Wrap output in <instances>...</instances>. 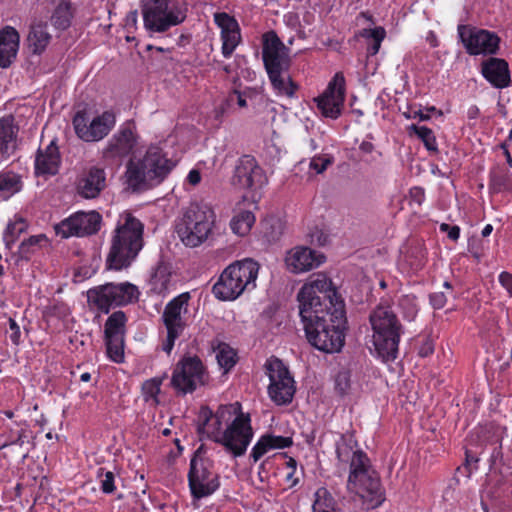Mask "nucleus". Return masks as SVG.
Returning <instances> with one entry per match:
<instances>
[{"instance_id": "c03bdc74", "label": "nucleus", "mask_w": 512, "mask_h": 512, "mask_svg": "<svg viewBox=\"0 0 512 512\" xmlns=\"http://www.w3.org/2000/svg\"><path fill=\"white\" fill-rule=\"evenodd\" d=\"M47 241L48 238L45 234L33 235L24 239L20 243L18 251L13 254V257H16L15 263L18 264L21 260L30 261L31 255L35 253L36 248L41 247L42 243Z\"/></svg>"}, {"instance_id": "4c0bfd02", "label": "nucleus", "mask_w": 512, "mask_h": 512, "mask_svg": "<svg viewBox=\"0 0 512 512\" xmlns=\"http://www.w3.org/2000/svg\"><path fill=\"white\" fill-rule=\"evenodd\" d=\"M512 186L511 173L504 167L495 166L489 173V191L497 194L510 190Z\"/></svg>"}, {"instance_id": "603ef678", "label": "nucleus", "mask_w": 512, "mask_h": 512, "mask_svg": "<svg viewBox=\"0 0 512 512\" xmlns=\"http://www.w3.org/2000/svg\"><path fill=\"white\" fill-rule=\"evenodd\" d=\"M265 369L269 376V380L271 381V376L274 380L278 379H289V376H292L288 367L284 364V362L276 356H271L266 360Z\"/></svg>"}, {"instance_id": "13d9d810", "label": "nucleus", "mask_w": 512, "mask_h": 512, "mask_svg": "<svg viewBox=\"0 0 512 512\" xmlns=\"http://www.w3.org/2000/svg\"><path fill=\"white\" fill-rule=\"evenodd\" d=\"M69 314V306L61 301H55L51 303L50 305L46 306L43 311V317L56 318L58 320H64Z\"/></svg>"}, {"instance_id": "7ed1b4c3", "label": "nucleus", "mask_w": 512, "mask_h": 512, "mask_svg": "<svg viewBox=\"0 0 512 512\" xmlns=\"http://www.w3.org/2000/svg\"><path fill=\"white\" fill-rule=\"evenodd\" d=\"M143 234L144 224L132 213H127L124 223L114 230L106 270L121 271L130 267L144 246Z\"/></svg>"}, {"instance_id": "aec40b11", "label": "nucleus", "mask_w": 512, "mask_h": 512, "mask_svg": "<svg viewBox=\"0 0 512 512\" xmlns=\"http://www.w3.org/2000/svg\"><path fill=\"white\" fill-rule=\"evenodd\" d=\"M481 74L496 89L507 88L511 84L509 64L503 58L492 56L483 60Z\"/></svg>"}, {"instance_id": "f704fd0d", "label": "nucleus", "mask_w": 512, "mask_h": 512, "mask_svg": "<svg viewBox=\"0 0 512 512\" xmlns=\"http://www.w3.org/2000/svg\"><path fill=\"white\" fill-rule=\"evenodd\" d=\"M172 263L163 253L160 254L159 260L153 269L150 282L152 284H160V292L168 290L172 277Z\"/></svg>"}, {"instance_id": "dca6fc26", "label": "nucleus", "mask_w": 512, "mask_h": 512, "mask_svg": "<svg viewBox=\"0 0 512 512\" xmlns=\"http://www.w3.org/2000/svg\"><path fill=\"white\" fill-rule=\"evenodd\" d=\"M266 182L265 171L253 155L244 154L236 161L230 179L235 189L252 192L261 188Z\"/></svg>"}, {"instance_id": "6ab92c4d", "label": "nucleus", "mask_w": 512, "mask_h": 512, "mask_svg": "<svg viewBox=\"0 0 512 512\" xmlns=\"http://www.w3.org/2000/svg\"><path fill=\"white\" fill-rule=\"evenodd\" d=\"M214 22L221 29L222 54L229 58L241 42L240 26L235 17L226 12L215 13Z\"/></svg>"}, {"instance_id": "7c9ffc66", "label": "nucleus", "mask_w": 512, "mask_h": 512, "mask_svg": "<svg viewBox=\"0 0 512 512\" xmlns=\"http://www.w3.org/2000/svg\"><path fill=\"white\" fill-rule=\"evenodd\" d=\"M47 22L39 21L30 26L27 36L28 49L33 55H41L49 45L52 36L47 31Z\"/></svg>"}, {"instance_id": "72a5a7b5", "label": "nucleus", "mask_w": 512, "mask_h": 512, "mask_svg": "<svg viewBox=\"0 0 512 512\" xmlns=\"http://www.w3.org/2000/svg\"><path fill=\"white\" fill-rule=\"evenodd\" d=\"M191 296L189 292H184L172 300H170L163 311L162 321L164 324H173V323H185L181 317V310L184 306L188 305V301Z\"/></svg>"}, {"instance_id": "cd10ccee", "label": "nucleus", "mask_w": 512, "mask_h": 512, "mask_svg": "<svg viewBox=\"0 0 512 512\" xmlns=\"http://www.w3.org/2000/svg\"><path fill=\"white\" fill-rule=\"evenodd\" d=\"M54 8L50 16V23L59 32L67 31L73 23L77 8L71 0H52Z\"/></svg>"}, {"instance_id": "6e6d98bb", "label": "nucleus", "mask_w": 512, "mask_h": 512, "mask_svg": "<svg viewBox=\"0 0 512 512\" xmlns=\"http://www.w3.org/2000/svg\"><path fill=\"white\" fill-rule=\"evenodd\" d=\"M97 479L100 483V490L103 494H113L116 491V475L114 472L100 467L97 470Z\"/></svg>"}, {"instance_id": "0e129e2a", "label": "nucleus", "mask_w": 512, "mask_h": 512, "mask_svg": "<svg viewBox=\"0 0 512 512\" xmlns=\"http://www.w3.org/2000/svg\"><path fill=\"white\" fill-rule=\"evenodd\" d=\"M223 422L218 418L214 417L211 422L206 426V433L203 434V438H207L216 443V440L222 436L224 430H222Z\"/></svg>"}, {"instance_id": "a19ab883", "label": "nucleus", "mask_w": 512, "mask_h": 512, "mask_svg": "<svg viewBox=\"0 0 512 512\" xmlns=\"http://www.w3.org/2000/svg\"><path fill=\"white\" fill-rule=\"evenodd\" d=\"M358 446L354 431L342 433L335 444L336 458L339 462L347 464L352 458L354 448Z\"/></svg>"}, {"instance_id": "58836bf2", "label": "nucleus", "mask_w": 512, "mask_h": 512, "mask_svg": "<svg viewBox=\"0 0 512 512\" xmlns=\"http://www.w3.org/2000/svg\"><path fill=\"white\" fill-rule=\"evenodd\" d=\"M78 214H82L78 217L80 237L92 236L99 232L102 225V215L98 211H78Z\"/></svg>"}, {"instance_id": "79ce46f5", "label": "nucleus", "mask_w": 512, "mask_h": 512, "mask_svg": "<svg viewBox=\"0 0 512 512\" xmlns=\"http://www.w3.org/2000/svg\"><path fill=\"white\" fill-rule=\"evenodd\" d=\"M28 226L29 224L27 220L20 215H15L14 221L8 222L6 229L3 233L5 247L8 250H11L12 246L17 241L19 236L27 231Z\"/></svg>"}, {"instance_id": "e2e57ef3", "label": "nucleus", "mask_w": 512, "mask_h": 512, "mask_svg": "<svg viewBox=\"0 0 512 512\" xmlns=\"http://www.w3.org/2000/svg\"><path fill=\"white\" fill-rule=\"evenodd\" d=\"M414 295H405L400 299V306L404 309V316L408 320H413L418 313Z\"/></svg>"}, {"instance_id": "774afa93", "label": "nucleus", "mask_w": 512, "mask_h": 512, "mask_svg": "<svg viewBox=\"0 0 512 512\" xmlns=\"http://www.w3.org/2000/svg\"><path fill=\"white\" fill-rule=\"evenodd\" d=\"M429 303L435 310L442 309L447 303V296L444 292H433L429 294Z\"/></svg>"}, {"instance_id": "a878e982", "label": "nucleus", "mask_w": 512, "mask_h": 512, "mask_svg": "<svg viewBox=\"0 0 512 512\" xmlns=\"http://www.w3.org/2000/svg\"><path fill=\"white\" fill-rule=\"evenodd\" d=\"M20 35L11 26L0 30V68H9L16 60L19 50Z\"/></svg>"}, {"instance_id": "e433bc0d", "label": "nucleus", "mask_w": 512, "mask_h": 512, "mask_svg": "<svg viewBox=\"0 0 512 512\" xmlns=\"http://www.w3.org/2000/svg\"><path fill=\"white\" fill-rule=\"evenodd\" d=\"M482 435L478 434V440L483 444L484 442L491 444L492 451L490 453L488 462H489V471L501 470L500 466H504V455L502 451V438L498 435H493L491 439L485 436L484 431H481Z\"/></svg>"}, {"instance_id": "9d476101", "label": "nucleus", "mask_w": 512, "mask_h": 512, "mask_svg": "<svg viewBox=\"0 0 512 512\" xmlns=\"http://www.w3.org/2000/svg\"><path fill=\"white\" fill-rule=\"evenodd\" d=\"M208 382L209 373L201 358L185 353L173 369L170 386L178 396H185L196 391L198 386L207 385Z\"/></svg>"}, {"instance_id": "3c124183", "label": "nucleus", "mask_w": 512, "mask_h": 512, "mask_svg": "<svg viewBox=\"0 0 512 512\" xmlns=\"http://www.w3.org/2000/svg\"><path fill=\"white\" fill-rule=\"evenodd\" d=\"M314 496L312 512H335V499L325 487L318 488Z\"/></svg>"}, {"instance_id": "39448f33", "label": "nucleus", "mask_w": 512, "mask_h": 512, "mask_svg": "<svg viewBox=\"0 0 512 512\" xmlns=\"http://www.w3.org/2000/svg\"><path fill=\"white\" fill-rule=\"evenodd\" d=\"M348 491L360 496L367 509L379 507L385 500L378 473L371 468L368 455L361 449L353 452L350 459Z\"/></svg>"}, {"instance_id": "b1692460", "label": "nucleus", "mask_w": 512, "mask_h": 512, "mask_svg": "<svg viewBox=\"0 0 512 512\" xmlns=\"http://www.w3.org/2000/svg\"><path fill=\"white\" fill-rule=\"evenodd\" d=\"M20 127L13 114H6L0 118V156L8 159L18 149V134Z\"/></svg>"}, {"instance_id": "5701e85b", "label": "nucleus", "mask_w": 512, "mask_h": 512, "mask_svg": "<svg viewBox=\"0 0 512 512\" xmlns=\"http://www.w3.org/2000/svg\"><path fill=\"white\" fill-rule=\"evenodd\" d=\"M240 412H243L240 402H235L229 405H220L216 412H213L209 406L202 405L198 412L196 428L199 439H203V434L206 433V426L214 417L218 418L222 422H228L233 415L236 417Z\"/></svg>"}, {"instance_id": "2f4dec72", "label": "nucleus", "mask_w": 512, "mask_h": 512, "mask_svg": "<svg viewBox=\"0 0 512 512\" xmlns=\"http://www.w3.org/2000/svg\"><path fill=\"white\" fill-rule=\"evenodd\" d=\"M482 443L471 438L465 448V459L461 466L456 469L454 479L459 482L458 474L469 479L473 471L478 470L479 456L483 453Z\"/></svg>"}, {"instance_id": "f257e3e1", "label": "nucleus", "mask_w": 512, "mask_h": 512, "mask_svg": "<svg viewBox=\"0 0 512 512\" xmlns=\"http://www.w3.org/2000/svg\"><path fill=\"white\" fill-rule=\"evenodd\" d=\"M308 343L315 349L333 354L342 351L345 345L347 317L345 305L333 310H317L300 318Z\"/></svg>"}, {"instance_id": "de8ad7c7", "label": "nucleus", "mask_w": 512, "mask_h": 512, "mask_svg": "<svg viewBox=\"0 0 512 512\" xmlns=\"http://www.w3.org/2000/svg\"><path fill=\"white\" fill-rule=\"evenodd\" d=\"M81 215L82 214L75 212L69 217L63 219L60 223L54 226L55 233L60 235L63 239H67L72 236L80 237V225L78 223V217Z\"/></svg>"}, {"instance_id": "4468645a", "label": "nucleus", "mask_w": 512, "mask_h": 512, "mask_svg": "<svg viewBox=\"0 0 512 512\" xmlns=\"http://www.w3.org/2000/svg\"><path fill=\"white\" fill-rule=\"evenodd\" d=\"M457 31L459 41L469 55L492 57L498 54L501 38L496 32L466 24H459Z\"/></svg>"}, {"instance_id": "393cba45", "label": "nucleus", "mask_w": 512, "mask_h": 512, "mask_svg": "<svg viewBox=\"0 0 512 512\" xmlns=\"http://www.w3.org/2000/svg\"><path fill=\"white\" fill-rule=\"evenodd\" d=\"M106 174L103 168L92 166L77 182V193L85 199L97 198L106 184Z\"/></svg>"}, {"instance_id": "69168bd1", "label": "nucleus", "mask_w": 512, "mask_h": 512, "mask_svg": "<svg viewBox=\"0 0 512 512\" xmlns=\"http://www.w3.org/2000/svg\"><path fill=\"white\" fill-rule=\"evenodd\" d=\"M267 436L272 450L285 449L293 445V438L291 436L274 435L271 433H267Z\"/></svg>"}, {"instance_id": "f8f14e48", "label": "nucleus", "mask_w": 512, "mask_h": 512, "mask_svg": "<svg viewBox=\"0 0 512 512\" xmlns=\"http://www.w3.org/2000/svg\"><path fill=\"white\" fill-rule=\"evenodd\" d=\"M254 436L249 413L240 412L227 424L222 436L216 443L223 446L224 450L233 458H239L246 454Z\"/></svg>"}, {"instance_id": "338daca9", "label": "nucleus", "mask_w": 512, "mask_h": 512, "mask_svg": "<svg viewBox=\"0 0 512 512\" xmlns=\"http://www.w3.org/2000/svg\"><path fill=\"white\" fill-rule=\"evenodd\" d=\"M208 448L205 444H201L192 454L189 465L193 463H215L213 459L207 456Z\"/></svg>"}, {"instance_id": "a211bd4d", "label": "nucleus", "mask_w": 512, "mask_h": 512, "mask_svg": "<svg viewBox=\"0 0 512 512\" xmlns=\"http://www.w3.org/2000/svg\"><path fill=\"white\" fill-rule=\"evenodd\" d=\"M138 135L133 120L126 121L108 141L103 151L105 158H123L130 155L137 145Z\"/></svg>"}, {"instance_id": "c756f323", "label": "nucleus", "mask_w": 512, "mask_h": 512, "mask_svg": "<svg viewBox=\"0 0 512 512\" xmlns=\"http://www.w3.org/2000/svg\"><path fill=\"white\" fill-rule=\"evenodd\" d=\"M296 392L295 381L293 376L289 379L274 380L271 376V381L268 386V394L271 400L278 406L288 405L292 402Z\"/></svg>"}, {"instance_id": "c9c22d12", "label": "nucleus", "mask_w": 512, "mask_h": 512, "mask_svg": "<svg viewBox=\"0 0 512 512\" xmlns=\"http://www.w3.org/2000/svg\"><path fill=\"white\" fill-rule=\"evenodd\" d=\"M128 319L124 311L113 312L106 320L104 326V339L124 337L126 332V323Z\"/></svg>"}, {"instance_id": "8fccbe9b", "label": "nucleus", "mask_w": 512, "mask_h": 512, "mask_svg": "<svg viewBox=\"0 0 512 512\" xmlns=\"http://www.w3.org/2000/svg\"><path fill=\"white\" fill-rule=\"evenodd\" d=\"M363 38L371 40L367 45V55L374 56L378 53L381 42L386 36V31L383 27L365 28L360 32Z\"/></svg>"}, {"instance_id": "f03ea898", "label": "nucleus", "mask_w": 512, "mask_h": 512, "mask_svg": "<svg viewBox=\"0 0 512 512\" xmlns=\"http://www.w3.org/2000/svg\"><path fill=\"white\" fill-rule=\"evenodd\" d=\"M290 49L275 30L262 35V61L272 88L278 95L295 97L300 86L289 74L292 64Z\"/></svg>"}, {"instance_id": "bb28decb", "label": "nucleus", "mask_w": 512, "mask_h": 512, "mask_svg": "<svg viewBox=\"0 0 512 512\" xmlns=\"http://www.w3.org/2000/svg\"><path fill=\"white\" fill-rule=\"evenodd\" d=\"M258 271L259 264L252 258L237 260L228 265L229 277L234 275L236 280H238V284L244 286V290L249 288L250 285L252 289L255 288Z\"/></svg>"}, {"instance_id": "49530a36", "label": "nucleus", "mask_w": 512, "mask_h": 512, "mask_svg": "<svg viewBox=\"0 0 512 512\" xmlns=\"http://www.w3.org/2000/svg\"><path fill=\"white\" fill-rule=\"evenodd\" d=\"M409 134L416 135L419 140L422 141L426 150L430 153H438V147L436 142V136L432 129L427 126H418L416 124H411L408 127Z\"/></svg>"}, {"instance_id": "680f3d73", "label": "nucleus", "mask_w": 512, "mask_h": 512, "mask_svg": "<svg viewBox=\"0 0 512 512\" xmlns=\"http://www.w3.org/2000/svg\"><path fill=\"white\" fill-rule=\"evenodd\" d=\"M167 378V373H164L161 377H154L146 380L142 385L143 394L149 397L156 398L161 391V385L163 380Z\"/></svg>"}, {"instance_id": "6e6552de", "label": "nucleus", "mask_w": 512, "mask_h": 512, "mask_svg": "<svg viewBox=\"0 0 512 512\" xmlns=\"http://www.w3.org/2000/svg\"><path fill=\"white\" fill-rule=\"evenodd\" d=\"M373 329V345L379 358L385 363L393 362L398 355L402 325L391 310L378 308L370 315Z\"/></svg>"}, {"instance_id": "052dcab7", "label": "nucleus", "mask_w": 512, "mask_h": 512, "mask_svg": "<svg viewBox=\"0 0 512 512\" xmlns=\"http://www.w3.org/2000/svg\"><path fill=\"white\" fill-rule=\"evenodd\" d=\"M334 163V157L330 154H320L314 156L309 164L310 169L317 174H322L326 169Z\"/></svg>"}, {"instance_id": "4d7b16f0", "label": "nucleus", "mask_w": 512, "mask_h": 512, "mask_svg": "<svg viewBox=\"0 0 512 512\" xmlns=\"http://www.w3.org/2000/svg\"><path fill=\"white\" fill-rule=\"evenodd\" d=\"M238 357L234 349L228 344L223 343L221 349L217 354V361L225 372L230 371L237 363Z\"/></svg>"}, {"instance_id": "a18cd8bd", "label": "nucleus", "mask_w": 512, "mask_h": 512, "mask_svg": "<svg viewBox=\"0 0 512 512\" xmlns=\"http://www.w3.org/2000/svg\"><path fill=\"white\" fill-rule=\"evenodd\" d=\"M32 434V431L26 428H21L16 431L10 430L9 433H4L0 436V440L4 439L0 444V448H6L11 445H19L20 447H23L24 444L31 445V448H34L35 443L33 441L34 436Z\"/></svg>"}, {"instance_id": "c85d7f7f", "label": "nucleus", "mask_w": 512, "mask_h": 512, "mask_svg": "<svg viewBox=\"0 0 512 512\" xmlns=\"http://www.w3.org/2000/svg\"><path fill=\"white\" fill-rule=\"evenodd\" d=\"M228 273L227 266L212 287L214 296L220 301H234L244 292V286H240L236 277H229Z\"/></svg>"}, {"instance_id": "09e8293b", "label": "nucleus", "mask_w": 512, "mask_h": 512, "mask_svg": "<svg viewBox=\"0 0 512 512\" xmlns=\"http://www.w3.org/2000/svg\"><path fill=\"white\" fill-rule=\"evenodd\" d=\"M254 223V214L251 211L245 210L232 218L230 227L233 233L239 236H245L250 232Z\"/></svg>"}, {"instance_id": "864d4df0", "label": "nucleus", "mask_w": 512, "mask_h": 512, "mask_svg": "<svg viewBox=\"0 0 512 512\" xmlns=\"http://www.w3.org/2000/svg\"><path fill=\"white\" fill-rule=\"evenodd\" d=\"M106 346V355L107 357L115 362V363H123L124 362V337H116L111 339H104Z\"/></svg>"}, {"instance_id": "9b49d317", "label": "nucleus", "mask_w": 512, "mask_h": 512, "mask_svg": "<svg viewBox=\"0 0 512 512\" xmlns=\"http://www.w3.org/2000/svg\"><path fill=\"white\" fill-rule=\"evenodd\" d=\"M212 213L207 207L191 204L185 211L183 218L176 225V232L181 241L190 247H196L206 240L211 225L207 213Z\"/></svg>"}, {"instance_id": "473e14b6", "label": "nucleus", "mask_w": 512, "mask_h": 512, "mask_svg": "<svg viewBox=\"0 0 512 512\" xmlns=\"http://www.w3.org/2000/svg\"><path fill=\"white\" fill-rule=\"evenodd\" d=\"M493 476L491 478L490 488L487 495L493 500H505L512 497V479L505 475L502 470L491 471Z\"/></svg>"}, {"instance_id": "ea45409f", "label": "nucleus", "mask_w": 512, "mask_h": 512, "mask_svg": "<svg viewBox=\"0 0 512 512\" xmlns=\"http://www.w3.org/2000/svg\"><path fill=\"white\" fill-rule=\"evenodd\" d=\"M263 237L268 243H276L285 230V221L275 215L267 216L261 222Z\"/></svg>"}, {"instance_id": "20e7f679", "label": "nucleus", "mask_w": 512, "mask_h": 512, "mask_svg": "<svg viewBox=\"0 0 512 512\" xmlns=\"http://www.w3.org/2000/svg\"><path fill=\"white\" fill-rule=\"evenodd\" d=\"M174 166L161 147L150 145L143 158H130L126 163L127 184L133 192L151 189L162 183Z\"/></svg>"}, {"instance_id": "ddd939ff", "label": "nucleus", "mask_w": 512, "mask_h": 512, "mask_svg": "<svg viewBox=\"0 0 512 512\" xmlns=\"http://www.w3.org/2000/svg\"><path fill=\"white\" fill-rule=\"evenodd\" d=\"M116 123L113 111H104L90 120L87 105L76 111L72 124L76 135L85 142H97L106 137Z\"/></svg>"}, {"instance_id": "5fc2aeb1", "label": "nucleus", "mask_w": 512, "mask_h": 512, "mask_svg": "<svg viewBox=\"0 0 512 512\" xmlns=\"http://www.w3.org/2000/svg\"><path fill=\"white\" fill-rule=\"evenodd\" d=\"M352 372L348 368H341L334 377V390L335 393L343 398L348 395L351 389Z\"/></svg>"}, {"instance_id": "1a4fd4ad", "label": "nucleus", "mask_w": 512, "mask_h": 512, "mask_svg": "<svg viewBox=\"0 0 512 512\" xmlns=\"http://www.w3.org/2000/svg\"><path fill=\"white\" fill-rule=\"evenodd\" d=\"M139 295L138 287L130 282H107L86 291L89 307H96L103 314H109L112 307H123L137 302Z\"/></svg>"}, {"instance_id": "412c9836", "label": "nucleus", "mask_w": 512, "mask_h": 512, "mask_svg": "<svg viewBox=\"0 0 512 512\" xmlns=\"http://www.w3.org/2000/svg\"><path fill=\"white\" fill-rule=\"evenodd\" d=\"M326 261L324 253L309 247H297L286 259L287 266L293 273H301L319 267Z\"/></svg>"}, {"instance_id": "2eb2a0df", "label": "nucleus", "mask_w": 512, "mask_h": 512, "mask_svg": "<svg viewBox=\"0 0 512 512\" xmlns=\"http://www.w3.org/2000/svg\"><path fill=\"white\" fill-rule=\"evenodd\" d=\"M187 480L193 501L211 496L220 487V474L215 469V463L189 465Z\"/></svg>"}, {"instance_id": "37998d69", "label": "nucleus", "mask_w": 512, "mask_h": 512, "mask_svg": "<svg viewBox=\"0 0 512 512\" xmlns=\"http://www.w3.org/2000/svg\"><path fill=\"white\" fill-rule=\"evenodd\" d=\"M23 182L21 176L14 171L0 172V196L8 199L21 191Z\"/></svg>"}, {"instance_id": "4be33fe9", "label": "nucleus", "mask_w": 512, "mask_h": 512, "mask_svg": "<svg viewBox=\"0 0 512 512\" xmlns=\"http://www.w3.org/2000/svg\"><path fill=\"white\" fill-rule=\"evenodd\" d=\"M61 166V154L56 139L43 150L38 148L35 155L34 173L36 176H55Z\"/></svg>"}, {"instance_id": "0eeeda50", "label": "nucleus", "mask_w": 512, "mask_h": 512, "mask_svg": "<svg viewBox=\"0 0 512 512\" xmlns=\"http://www.w3.org/2000/svg\"><path fill=\"white\" fill-rule=\"evenodd\" d=\"M140 7L144 28L151 35L182 24L188 13L187 3L181 0H141Z\"/></svg>"}, {"instance_id": "bf43d9fd", "label": "nucleus", "mask_w": 512, "mask_h": 512, "mask_svg": "<svg viewBox=\"0 0 512 512\" xmlns=\"http://www.w3.org/2000/svg\"><path fill=\"white\" fill-rule=\"evenodd\" d=\"M271 444L268 439L267 433L263 434L258 441L255 443V445L252 447L249 460L252 461V463H257L266 453L271 451Z\"/></svg>"}, {"instance_id": "f3484780", "label": "nucleus", "mask_w": 512, "mask_h": 512, "mask_svg": "<svg viewBox=\"0 0 512 512\" xmlns=\"http://www.w3.org/2000/svg\"><path fill=\"white\" fill-rule=\"evenodd\" d=\"M345 98V78L342 73H336L324 92L314 98V102L323 117L335 120L342 114Z\"/></svg>"}, {"instance_id": "423d86ee", "label": "nucleus", "mask_w": 512, "mask_h": 512, "mask_svg": "<svg viewBox=\"0 0 512 512\" xmlns=\"http://www.w3.org/2000/svg\"><path fill=\"white\" fill-rule=\"evenodd\" d=\"M299 316L306 319V314L317 310H333L338 305H345L344 299L325 274H318L316 279L305 283L297 293Z\"/></svg>"}]
</instances>
